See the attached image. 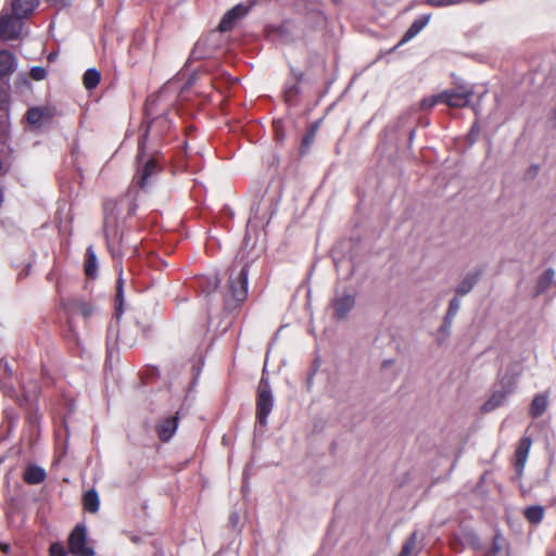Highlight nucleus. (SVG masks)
<instances>
[{
    "label": "nucleus",
    "instance_id": "f257e3e1",
    "mask_svg": "<svg viewBox=\"0 0 556 556\" xmlns=\"http://www.w3.org/2000/svg\"><path fill=\"white\" fill-rule=\"evenodd\" d=\"M523 372L520 362H514L500 374L490 397L482 405V413H491L506 404L508 397L516 391L519 377Z\"/></svg>",
    "mask_w": 556,
    "mask_h": 556
},
{
    "label": "nucleus",
    "instance_id": "f03ea898",
    "mask_svg": "<svg viewBox=\"0 0 556 556\" xmlns=\"http://www.w3.org/2000/svg\"><path fill=\"white\" fill-rule=\"evenodd\" d=\"M119 215V201L106 200L103 204V232L112 257L117 260H121L123 256V233L121 231L122 222Z\"/></svg>",
    "mask_w": 556,
    "mask_h": 556
},
{
    "label": "nucleus",
    "instance_id": "7ed1b4c3",
    "mask_svg": "<svg viewBox=\"0 0 556 556\" xmlns=\"http://www.w3.org/2000/svg\"><path fill=\"white\" fill-rule=\"evenodd\" d=\"M149 132V127L146 129L144 135L138 143L137 154V170L132 179V184L141 190H147L156 179L161 172V166L157 159L154 156H147L144 154L146 138Z\"/></svg>",
    "mask_w": 556,
    "mask_h": 556
},
{
    "label": "nucleus",
    "instance_id": "20e7f679",
    "mask_svg": "<svg viewBox=\"0 0 556 556\" xmlns=\"http://www.w3.org/2000/svg\"><path fill=\"white\" fill-rule=\"evenodd\" d=\"M249 269L244 265L238 271L231 269L229 276V293L225 299L227 308H235L248 296Z\"/></svg>",
    "mask_w": 556,
    "mask_h": 556
},
{
    "label": "nucleus",
    "instance_id": "39448f33",
    "mask_svg": "<svg viewBox=\"0 0 556 556\" xmlns=\"http://www.w3.org/2000/svg\"><path fill=\"white\" fill-rule=\"evenodd\" d=\"M274 407V396L268 380L262 378L257 390L256 419L263 427L267 425V418Z\"/></svg>",
    "mask_w": 556,
    "mask_h": 556
},
{
    "label": "nucleus",
    "instance_id": "423d86ee",
    "mask_svg": "<svg viewBox=\"0 0 556 556\" xmlns=\"http://www.w3.org/2000/svg\"><path fill=\"white\" fill-rule=\"evenodd\" d=\"M68 549L74 556H94L93 548L87 545V529L84 525H77L71 532Z\"/></svg>",
    "mask_w": 556,
    "mask_h": 556
},
{
    "label": "nucleus",
    "instance_id": "0eeeda50",
    "mask_svg": "<svg viewBox=\"0 0 556 556\" xmlns=\"http://www.w3.org/2000/svg\"><path fill=\"white\" fill-rule=\"evenodd\" d=\"M23 24L15 15H10L8 9L0 13V38L4 41L15 40L20 37Z\"/></svg>",
    "mask_w": 556,
    "mask_h": 556
},
{
    "label": "nucleus",
    "instance_id": "6e6552de",
    "mask_svg": "<svg viewBox=\"0 0 556 556\" xmlns=\"http://www.w3.org/2000/svg\"><path fill=\"white\" fill-rule=\"evenodd\" d=\"M472 93V89L467 87L447 89L441 92L442 103L451 108H464L469 104Z\"/></svg>",
    "mask_w": 556,
    "mask_h": 556
},
{
    "label": "nucleus",
    "instance_id": "1a4fd4ad",
    "mask_svg": "<svg viewBox=\"0 0 556 556\" xmlns=\"http://www.w3.org/2000/svg\"><path fill=\"white\" fill-rule=\"evenodd\" d=\"M355 305V296L350 292H337L332 300V307L334 311V316L338 319H342L346 317V315L351 312V309Z\"/></svg>",
    "mask_w": 556,
    "mask_h": 556
},
{
    "label": "nucleus",
    "instance_id": "9d476101",
    "mask_svg": "<svg viewBox=\"0 0 556 556\" xmlns=\"http://www.w3.org/2000/svg\"><path fill=\"white\" fill-rule=\"evenodd\" d=\"M247 13L248 9L243 4H237L223 16L218 25L219 30L223 33L230 30L233 24Z\"/></svg>",
    "mask_w": 556,
    "mask_h": 556
},
{
    "label": "nucleus",
    "instance_id": "9b49d317",
    "mask_svg": "<svg viewBox=\"0 0 556 556\" xmlns=\"http://www.w3.org/2000/svg\"><path fill=\"white\" fill-rule=\"evenodd\" d=\"M178 428V416H169L163 418L156 425V432L159 438L166 442L173 438Z\"/></svg>",
    "mask_w": 556,
    "mask_h": 556
},
{
    "label": "nucleus",
    "instance_id": "f8f14e48",
    "mask_svg": "<svg viewBox=\"0 0 556 556\" xmlns=\"http://www.w3.org/2000/svg\"><path fill=\"white\" fill-rule=\"evenodd\" d=\"M429 21V14H424L416 18L403 35L402 39L399 42V46H402L410 41L413 38H415L427 26Z\"/></svg>",
    "mask_w": 556,
    "mask_h": 556
},
{
    "label": "nucleus",
    "instance_id": "ddd939ff",
    "mask_svg": "<svg viewBox=\"0 0 556 556\" xmlns=\"http://www.w3.org/2000/svg\"><path fill=\"white\" fill-rule=\"evenodd\" d=\"M50 118V111L47 108L36 106L27 111L26 119L35 128L43 125Z\"/></svg>",
    "mask_w": 556,
    "mask_h": 556
},
{
    "label": "nucleus",
    "instance_id": "4468645a",
    "mask_svg": "<svg viewBox=\"0 0 556 556\" xmlns=\"http://www.w3.org/2000/svg\"><path fill=\"white\" fill-rule=\"evenodd\" d=\"M479 277H480V270H478V269L467 273L464 276V278L462 279V281L458 283V286L456 287V289H455L456 294L458 296H464V295L468 294L473 289L476 283L478 282Z\"/></svg>",
    "mask_w": 556,
    "mask_h": 556
},
{
    "label": "nucleus",
    "instance_id": "2eb2a0df",
    "mask_svg": "<svg viewBox=\"0 0 556 556\" xmlns=\"http://www.w3.org/2000/svg\"><path fill=\"white\" fill-rule=\"evenodd\" d=\"M38 0H12V12L15 17H27L35 9Z\"/></svg>",
    "mask_w": 556,
    "mask_h": 556
},
{
    "label": "nucleus",
    "instance_id": "dca6fc26",
    "mask_svg": "<svg viewBox=\"0 0 556 556\" xmlns=\"http://www.w3.org/2000/svg\"><path fill=\"white\" fill-rule=\"evenodd\" d=\"M16 65V59L11 52L0 50V77L10 76L15 71Z\"/></svg>",
    "mask_w": 556,
    "mask_h": 556
},
{
    "label": "nucleus",
    "instance_id": "f3484780",
    "mask_svg": "<svg viewBox=\"0 0 556 556\" xmlns=\"http://www.w3.org/2000/svg\"><path fill=\"white\" fill-rule=\"evenodd\" d=\"M47 477L46 470L37 465H29L24 471V480L28 484H39Z\"/></svg>",
    "mask_w": 556,
    "mask_h": 556
},
{
    "label": "nucleus",
    "instance_id": "a211bd4d",
    "mask_svg": "<svg viewBox=\"0 0 556 556\" xmlns=\"http://www.w3.org/2000/svg\"><path fill=\"white\" fill-rule=\"evenodd\" d=\"M555 278V270L553 268L546 269L538 279L535 285V295L544 293Z\"/></svg>",
    "mask_w": 556,
    "mask_h": 556
},
{
    "label": "nucleus",
    "instance_id": "6ab92c4d",
    "mask_svg": "<svg viewBox=\"0 0 556 556\" xmlns=\"http://www.w3.org/2000/svg\"><path fill=\"white\" fill-rule=\"evenodd\" d=\"M83 504L85 510L89 513H97L100 507V498L96 490H89L84 494Z\"/></svg>",
    "mask_w": 556,
    "mask_h": 556
},
{
    "label": "nucleus",
    "instance_id": "aec40b11",
    "mask_svg": "<svg viewBox=\"0 0 556 556\" xmlns=\"http://www.w3.org/2000/svg\"><path fill=\"white\" fill-rule=\"evenodd\" d=\"M97 255L92 245H89L86 251L85 273L88 277L94 278L97 276Z\"/></svg>",
    "mask_w": 556,
    "mask_h": 556
},
{
    "label": "nucleus",
    "instance_id": "412c9836",
    "mask_svg": "<svg viewBox=\"0 0 556 556\" xmlns=\"http://www.w3.org/2000/svg\"><path fill=\"white\" fill-rule=\"evenodd\" d=\"M420 546L418 545V534L417 531H414L409 538L404 542L402 546V551L399 556H412L420 551Z\"/></svg>",
    "mask_w": 556,
    "mask_h": 556
},
{
    "label": "nucleus",
    "instance_id": "4be33fe9",
    "mask_svg": "<svg viewBox=\"0 0 556 556\" xmlns=\"http://www.w3.org/2000/svg\"><path fill=\"white\" fill-rule=\"evenodd\" d=\"M547 408V396L539 394L534 396L530 406V415L534 418L540 417Z\"/></svg>",
    "mask_w": 556,
    "mask_h": 556
},
{
    "label": "nucleus",
    "instance_id": "5701e85b",
    "mask_svg": "<svg viewBox=\"0 0 556 556\" xmlns=\"http://www.w3.org/2000/svg\"><path fill=\"white\" fill-rule=\"evenodd\" d=\"M100 72L97 68H88L83 77V83L86 89L91 90L100 83Z\"/></svg>",
    "mask_w": 556,
    "mask_h": 556
},
{
    "label": "nucleus",
    "instance_id": "b1692460",
    "mask_svg": "<svg viewBox=\"0 0 556 556\" xmlns=\"http://www.w3.org/2000/svg\"><path fill=\"white\" fill-rule=\"evenodd\" d=\"M123 304H124L123 279H122V269H119V278L117 281V291H116V300H115V316H116L117 320H119L123 315Z\"/></svg>",
    "mask_w": 556,
    "mask_h": 556
},
{
    "label": "nucleus",
    "instance_id": "393cba45",
    "mask_svg": "<svg viewBox=\"0 0 556 556\" xmlns=\"http://www.w3.org/2000/svg\"><path fill=\"white\" fill-rule=\"evenodd\" d=\"M525 516L531 523H539L544 517V508L540 505L530 506L526 509Z\"/></svg>",
    "mask_w": 556,
    "mask_h": 556
},
{
    "label": "nucleus",
    "instance_id": "a878e982",
    "mask_svg": "<svg viewBox=\"0 0 556 556\" xmlns=\"http://www.w3.org/2000/svg\"><path fill=\"white\" fill-rule=\"evenodd\" d=\"M441 103H442V97H441V92H440L438 94H433V96H431L429 98L422 99L421 108L424 110H430L433 106H435L437 104H441Z\"/></svg>",
    "mask_w": 556,
    "mask_h": 556
},
{
    "label": "nucleus",
    "instance_id": "bb28decb",
    "mask_svg": "<svg viewBox=\"0 0 556 556\" xmlns=\"http://www.w3.org/2000/svg\"><path fill=\"white\" fill-rule=\"evenodd\" d=\"M459 308H460V300L458 298H453L448 303L446 316L455 318Z\"/></svg>",
    "mask_w": 556,
    "mask_h": 556
},
{
    "label": "nucleus",
    "instance_id": "cd10ccee",
    "mask_svg": "<svg viewBox=\"0 0 556 556\" xmlns=\"http://www.w3.org/2000/svg\"><path fill=\"white\" fill-rule=\"evenodd\" d=\"M30 77L37 81L43 80L47 77V71L41 66H33L30 68Z\"/></svg>",
    "mask_w": 556,
    "mask_h": 556
},
{
    "label": "nucleus",
    "instance_id": "c85d7f7f",
    "mask_svg": "<svg viewBox=\"0 0 556 556\" xmlns=\"http://www.w3.org/2000/svg\"><path fill=\"white\" fill-rule=\"evenodd\" d=\"M49 554L50 556H66L67 553L62 543L54 542L49 547Z\"/></svg>",
    "mask_w": 556,
    "mask_h": 556
},
{
    "label": "nucleus",
    "instance_id": "c756f323",
    "mask_svg": "<svg viewBox=\"0 0 556 556\" xmlns=\"http://www.w3.org/2000/svg\"><path fill=\"white\" fill-rule=\"evenodd\" d=\"M453 319H454L453 317H450V316L445 315L444 320H443V325L441 326V328L439 330L440 336H442L443 338L448 337Z\"/></svg>",
    "mask_w": 556,
    "mask_h": 556
},
{
    "label": "nucleus",
    "instance_id": "7c9ffc66",
    "mask_svg": "<svg viewBox=\"0 0 556 556\" xmlns=\"http://www.w3.org/2000/svg\"><path fill=\"white\" fill-rule=\"evenodd\" d=\"M203 43L197 42L190 53L189 60H198L204 58Z\"/></svg>",
    "mask_w": 556,
    "mask_h": 556
},
{
    "label": "nucleus",
    "instance_id": "2f4dec72",
    "mask_svg": "<svg viewBox=\"0 0 556 556\" xmlns=\"http://www.w3.org/2000/svg\"><path fill=\"white\" fill-rule=\"evenodd\" d=\"M8 103V92L7 90L0 86V117L4 114L7 110Z\"/></svg>",
    "mask_w": 556,
    "mask_h": 556
},
{
    "label": "nucleus",
    "instance_id": "473e14b6",
    "mask_svg": "<svg viewBox=\"0 0 556 556\" xmlns=\"http://www.w3.org/2000/svg\"><path fill=\"white\" fill-rule=\"evenodd\" d=\"M527 457H528V454H517L516 470H517L518 475L522 473V470L527 463Z\"/></svg>",
    "mask_w": 556,
    "mask_h": 556
},
{
    "label": "nucleus",
    "instance_id": "72a5a7b5",
    "mask_svg": "<svg viewBox=\"0 0 556 556\" xmlns=\"http://www.w3.org/2000/svg\"><path fill=\"white\" fill-rule=\"evenodd\" d=\"M532 442L529 438H523L520 441L519 447L516 450V452H529L531 448Z\"/></svg>",
    "mask_w": 556,
    "mask_h": 556
},
{
    "label": "nucleus",
    "instance_id": "f704fd0d",
    "mask_svg": "<svg viewBox=\"0 0 556 556\" xmlns=\"http://www.w3.org/2000/svg\"><path fill=\"white\" fill-rule=\"evenodd\" d=\"M501 547L498 545V538H495L493 541L492 548L489 551L486 556H497V553L500 552Z\"/></svg>",
    "mask_w": 556,
    "mask_h": 556
},
{
    "label": "nucleus",
    "instance_id": "c9c22d12",
    "mask_svg": "<svg viewBox=\"0 0 556 556\" xmlns=\"http://www.w3.org/2000/svg\"><path fill=\"white\" fill-rule=\"evenodd\" d=\"M79 311L84 316L88 317L90 316L92 308L89 304L81 302L79 304Z\"/></svg>",
    "mask_w": 556,
    "mask_h": 556
},
{
    "label": "nucleus",
    "instance_id": "e433bc0d",
    "mask_svg": "<svg viewBox=\"0 0 556 556\" xmlns=\"http://www.w3.org/2000/svg\"><path fill=\"white\" fill-rule=\"evenodd\" d=\"M50 5L56 7V8H64L70 4V0H48Z\"/></svg>",
    "mask_w": 556,
    "mask_h": 556
},
{
    "label": "nucleus",
    "instance_id": "4c0bfd02",
    "mask_svg": "<svg viewBox=\"0 0 556 556\" xmlns=\"http://www.w3.org/2000/svg\"><path fill=\"white\" fill-rule=\"evenodd\" d=\"M5 416L9 422V430H11L17 420V416H15L12 412H7Z\"/></svg>",
    "mask_w": 556,
    "mask_h": 556
},
{
    "label": "nucleus",
    "instance_id": "58836bf2",
    "mask_svg": "<svg viewBox=\"0 0 556 556\" xmlns=\"http://www.w3.org/2000/svg\"><path fill=\"white\" fill-rule=\"evenodd\" d=\"M315 374H316V369H313L309 375L307 376V379H306V387L308 390L312 389L313 387V383H314V377H315Z\"/></svg>",
    "mask_w": 556,
    "mask_h": 556
},
{
    "label": "nucleus",
    "instance_id": "ea45409f",
    "mask_svg": "<svg viewBox=\"0 0 556 556\" xmlns=\"http://www.w3.org/2000/svg\"><path fill=\"white\" fill-rule=\"evenodd\" d=\"M230 522L232 523V526H236L238 522H239V516L238 514H232L230 516Z\"/></svg>",
    "mask_w": 556,
    "mask_h": 556
},
{
    "label": "nucleus",
    "instance_id": "a19ab883",
    "mask_svg": "<svg viewBox=\"0 0 556 556\" xmlns=\"http://www.w3.org/2000/svg\"><path fill=\"white\" fill-rule=\"evenodd\" d=\"M3 368H4V370H5L9 375H12L13 369L11 368V366L9 365V363H8V362H4V363H3Z\"/></svg>",
    "mask_w": 556,
    "mask_h": 556
},
{
    "label": "nucleus",
    "instance_id": "79ce46f5",
    "mask_svg": "<svg viewBox=\"0 0 556 556\" xmlns=\"http://www.w3.org/2000/svg\"><path fill=\"white\" fill-rule=\"evenodd\" d=\"M250 471H251V465L249 464V465H247V467L244 468V471H243L244 479H248Z\"/></svg>",
    "mask_w": 556,
    "mask_h": 556
},
{
    "label": "nucleus",
    "instance_id": "37998d69",
    "mask_svg": "<svg viewBox=\"0 0 556 556\" xmlns=\"http://www.w3.org/2000/svg\"><path fill=\"white\" fill-rule=\"evenodd\" d=\"M28 422L30 426L35 429L37 427V418L36 417H29Z\"/></svg>",
    "mask_w": 556,
    "mask_h": 556
},
{
    "label": "nucleus",
    "instance_id": "c03bdc74",
    "mask_svg": "<svg viewBox=\"0 0 556 556\" xmlns=\"http://www.w3.org/2000/svg\"><path fill=\"white\" fill-rule=\"evenodd\" d=\"M214 281H215V288H216L219 285L220 280L215 276Z\"/></svg>",
    "mask_w": 556,
    "mask_h": 556
},
{
    "label": "nucleus",
    "instance_id": "a18cd8bd",
    "mask_svg": "<svg viewBox=\"0 0 556 556\" xmlns=\"http://www.w3.org/2000/svg\"><path fill=\"white\" fill-rule=\"evenodd\" d=\"M302 76H303V74H302V73H299V74H296V75H295V78H296L298 80H301V79H302Z\"/></svg>",
    "mask_w": 556,
    "mask_h": 556
},
{
    "label": "nucleus",
    "instance_id": "49530a36",
    "mask_svg": "<svg viewBox=\"0 0 556 556\" xmlns=\"http://www.w3.org/2000/svg\"><path fill=\"white\" fill-rule=\"evenodd\" d=\"M3 197H4L3 191L0 189V203H2Z\"/></svg>",
    "mask_w": 556,
    "mask_h": 556
},
{
    "label": "nucleus",
    "instance_id": "de8ad7c7",
    "mask_svg": "<svg viewBox=\"0 0 556 556\" xmlns=\"http://www.w3.org/2000/svg\"><path fill=\"white\" fill-rule=\"evenodd\" d=\"M54 59H55V54L51 53V54L49 55V60H54Z\"/></svg>",
    "mask_w": 556,
    "mask_h": 556
},
{
    "label": "nucleus",
    "instance_id": "09e8293b",
    "mask_svg": "<svg viewBox=\"0 0 556 556\" xmlns=\"http://www.w3.org/2000/svg\"><path fill=\"white\" fill-rule=\"evenodd\" d=\"M153 556H163L162 553H155Z\"/></svg>",
    "mask_w": 556,
    "mask_h": 556
}]
</instances>
